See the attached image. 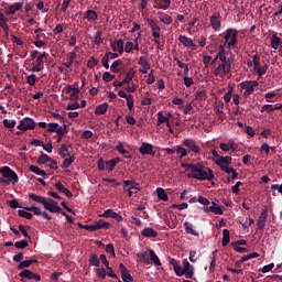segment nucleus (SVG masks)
<instances>
[{
    "label": "nucleus",
    "instance_id": "obj_6",
    "mask_svg": "<svg viewBox=\"0 0 282 282\" xmlns=\"http://www.w3.org/2000/svg\"><path fill=\"white\" fill-rule=\"evenodd\" d=\"M241 89L245 90L243 96L248 98L251 94L254 93V88L259 87V82L257 80H245L240 84Z\"/></svg>",
    "mask_w": 282,
    "mask_h": 282
},
{
    "label": "nucleus",
    "instance_id": "obj_42",
    "mask_svg": "<svg viewBox=\"0 0 282 282\" xmlns=\"http://www.w3.org/2000/svg\"><path fill=\"white\" fill-rule=\"evenodd\" d=\"M74 61H76V52L69 53V61L63 63L64 67H72L74 65Z\"/></svg>",
    "mask_w": 282,
    "mask_h": 282
},
{
    "label": "nucleus",
    "instance_id": "obj_44",
    "mask_svg": "<svg viewBox=\"0 0 282 282\" xmlns=\"http://www.w3.org/2000/svg\"><path fill=\"white\" fill-rule=\"evenodd\" d=\"M24 210H28L29 213H33L34 215H37V216H41L43 214L41 208H39L36 206L24 207Z\"/></svg>",
    "mask_w": 282,
    "mask_h": 282
},
{
    "label": "nucleus",
    "instance_id": "obj_4",
    "mask_svg": "<svg viewBox=\"0 0 282 282\" xmlns=\"http://www.w3.org/2000/svg\"><path fill=\"white\" fill-rule=\"evenodd\" d=\"M218 67L214 70V76H226L230 74V69H232V64L228 57H223L219 59Z\"/></svg>",
    "mask_w": 282,
    "mask_h": 282
},
{
    "label": "nucleus",
    "instance_id": "obj_36",
    "mask_svg": "<svg viewBox=\"0 0 282 282\" xmlns=\"http://www.w3.org/2000/svg\"><path fill=\"white\" fill-rule=\"evenodd\" d=\"M156 195H158V198L161 199L162 202H169V194H166L164 188L158 187Z\"/></svg>",
    "mask_w": 282,
    "mask_h": 282
},
{
    "label": "nucleus",
    "instance_id": "obj_18",
    "mask_svg": "<svg viewBox=\"0 0 282 282\" xmlns=\"http://www.w3.org/2000/svg\"><path fill=\"white\" fill-rule=\"evenodd\" d=\"M215 164L219 166L221 171V166H230L232 164V158L231 156H220L218 160H214Z\"/></svg>",
    "mask_w": 282,
    "mask_h": 282
},
{
    "label": "nucleus",
    "instance_id": "obj_15",
    "mask_svg": "<svg viewBox=\"0 0 282 282\" xmlns=\"http://www.w3.org/2000/svg\"><path fill=\"white\" fill-rule=\"evenodd\" d=\"M148 24L150 25L152 30V36L153 39H160V34L162 32V29L155 23L153 19H148Z\"/></svg>",
    "mask_w": 282,
    "mask_h": 282
},
{
    "label": "nucleus",
    "instance_id": "obj_14",
    "mask_svg": "<svg viewBox=\"0 0 282 282\" xmlns=\"http://www.w3.org/2000/svg\"><path fill=\"white\" fill-rule=\"evenodd\" d=\"M115 150L121 155H123L126 160H131V158H133L131 155V152L124 149V142L122 141H118V144L116 145Z\"/></svg>",
    "mask_w": 282,
    "mask_h": 282
},
{
    "label": "nucleus",
    "instance_id": "obj_29",
    "mask_svg": "<svg viewBox=\"0 0 282 282\" xmlns=\"http://www.w3.org/2000/svg\"><path fill=\"white\" fill-rule=\"evenodd\" d=\"M29 171H31V173H35V175H40L41 177H45V175H47V172H45V170H41L36 165H30Z\"/></svg>",
    "mask_w": 282,
    "mask_h": 282
},
{
    "label": "nucleus",
    "instance_id": "obj_64",
    "mask_svg": "<svg viewBox=\"0 0 282 282\" xmlns=\"http://www.w3.org/2000/svg\"><path fill=\"white\" fill-rule=\"evenodd\" d=\"M8 205L10 206V208H23L17 199L9 200Z\"/></svg>",
    "mask_w": 282,
    "mask_h": 282
},
{
    "label": "nucleus",
    "instance_id": "obj_63",
    "mask_svg": "<svg viewBox=\"0 0 282 282\" xmlns=\"http://www.w3.org/2000/svg\"><path fill=\"white\" fill-rule=\"evenodd\" d=\"M96 65H98V59H96L95 57H90L87 62V67H89L90 69H94Z\"/></svg>",
    "mask_w": 282,
    "mask_h": 282
},
{
    "label": "nucleus",
    "instance_id": "obj_53",
    "mask_svg": "<svg viewBox=\"0 0 282 282\" xmlns=\"http://www.w3.org/2000/svg\"><path fill=\"white\" fill-rule=\"evenodd\" d=\"M126 100H127L128 109L130 111H133V106H134V102H135V100L133 99V95H128V98Z\"/></svg>",
    "mask_w": 282,
    "mask_h": 282
},
{
    "label": "nucleus",
    "instance_id": "obj_9",
    "mask_svg": "<svg viewBox=\"0 0 282 282\" xmlns=\"http://www.w3.org/2000/svg\"><path fill=\"white\" fill-rule=\"evenodd\" d=\"M183 145L188 150V153H199V151H202L197 142L193 139H185Z\"/></svg>",
    "mask_w": 282,
    "mask_h": 282
},
{
    "label": "nucleus",
    "instance_id": "obj_51",
    "mask_svg": "<svg viewBox=\"0 0 282 282\" xmlns=\"http://www.w3.org/2000/svg\"><path fill=\"white\" fill-rule=\"evenodd\" d=\"M94 271L96 272L97 276H99L100 279H107V270H105V268L101 269H94Z\"/></svg>",
    "mask_w": 282,
    "mask_h": 282
},
{
    "label": "nucleus",
    "instance_id": "obj_22",
    "mask_svg": "<svg viewBox=\"0 0 282 282\" xmlns=\"http://www.w3.org/2000/svg\"><path fill=\"white\" fill-rule=\"evenodd\" d=\"M69 149H72V144H62L61 149L58 150V155L63 159L72 158V152Z\"/></svg>",
    "mask_w": 282,
    "mask_h": 282
},
{
    "label": "nucleus",
    "instance_id": "obj_28",
    "mask_svg": "<svg viewBox=\"0 0 282 282\" xmlns=\"http://www.w3.org/2000/svg\"><path fill=\"white\" fill-rule=\"evenodd\" d=\"M137 258L139 263H148V265L151 263L149 261V253L147 251L137 253Z\"/></svg>",
    "mask_w": 282,
    "mask_h": 282
},
{
    "label": "nucleus",
    "instance_id": "obj_2",
    "mask_svg": "<svg viewBox=\"0 0 282 282\" xmlns=\"http://www.w3.org/2000/svg\"><path fill=\"white\" fill-rule=\"evenodd\" d=\"M187 177L197 180L198 182H213L215 174L213 170L204 165V163H195L194 166H192V172L187 173Z\"/></svg>",
    "mask_w": 282,
    "mask_h": 282
},
{
    "label": "nucleus",
    "instance_id": "obj_13",
    "mask_svg": "<svg viewBox=\"0 0 282 282\" xmlns=\"http://www.w3.org/2000/svg\"><path fill=\"white\" fill-rule=\"evenodd\" d=\"M139 153H141V155H152V158H155V151H153L151 143L143 142L139 148Z\"/></svg>",
    "mask_w": 282,
    "mask_h": 282
},
{
    "label": "nucleus",
    "instance_id": "obj_43",
    "mask_svg": "<svg viewBox=\"0 0 282 282\" xmlns=\"http://www.w3.org/2000/svg\"><path fill=\"white\" fill-rule=\"evenodd\" d=\"M104 41L105 40L102 39V31H97L94 40L95 45H102Z\"/></svg>",
    "mask_w": 282,
    "mask_h": 282
},
{
    "label": "nucleus",
    "instance_id": "obj_30",
    "mask_svg": "<svg viewBox=\"0 0 282 282\" xmlns=\"http://www.w3.org/2000/svg\"><path fill=\"white\" fill-rule=\"evenodd\" d=\"M43 69H45V64L43 63V59L36 57V64L33 65L31 72H43Z\"/></svg>",
    "mask_w": 282,
    "mask_h": 282
},
{
    "label": "nucleus",
    "instance_id": "obj_60",
    "mask_svg": "<svg viewBox=\"0 0 282 282\" xmlns=\"http://www.w3.org/2000/svg\"><path fill=\"white\" fill-rule=\"evenodd\" d=\"M195 100H198V101L206 100V90H200L196 93Z\"/></svg>",
    "mask_w": 282,
    "mask_h": 282
},
{
    "label": "nucleus",
    "instance_id": "obj_33",
    "mask_svg": "<svg viewBox=\"0 0 282 282\" xmlns=\"http://www.w3.org/2000/svg\"><path fill=\"white\" fill-rule=\"evenodd\" d=\"M184 226H185V232H187V235H193L194 237H199V234L195 229H193V224L185 221Z\"/></svg>",
    "mask_w": 282,
    "mask_h": 282
},
{
    "label": "nucleus",
    "instance_id": "obj_49",
    "mask_svg": "<svg viewBox=\"0 0 282 282\" xmlns=\"http://www.w3.org/2000/svg\"><path fill=\"white\" fill-rule=\"evenodd\" d=\"M28 246H29L28 240H21L14 243V247L18 248V250H25Z\"/></svg>",
    "mask_w": 282,
    "mask_h": 282
},
{
    "label": "nucleus",
    "instance_id": "obj_32",
    "mask_svg": "<svg viewBox=\"0 0 282 282\" xmlns=\"http://www.w3.org/2000/svg\"><path fill=\"white\" fill-rule=\"evenodd\" d=\"M89 265H95L96 268H100V259L98 258V254L93 253L89 256L88 259Z\"/></svg>",
    "mask_w": 282,
    "mask_h": 282
},
{
    "label": "nucleus",
    "instance_id": "obj_25",
    "mask_svg": "<svg viewBox=\"0 0 282 282\" xmlns=\"http://www.w3.org/2000/svg\"><path fill=\"white\" fill-rule=\"evenodd\" d=\"M109 109V104L105 102L96 107L95 116H105Z\"/></svg>",
    "mask_w": 282,
    "mask_h": 282
},
{
    "label": "nucleus",
    "instance_id": "obj_31",
    "mask_svg": "<svg viewBox=\"0 0 282 282\" xmlns=\"http://www.w3.org/2000/svg\"><path fill=\"white\" fill-rule=\"evenodd\" d=\"M120 65H122V59H117L111 64L110 70L112 72V74H120Z\"/></svg>",
    "mask_w": 282,
    "mask_h": 282
},
{
    "label": "nucleus",
    "instance_id": "obj_39",
    "mask_svg": "<svg viewBox=\"0 0 282 282\" xmlns=\"http://www.w3.org/2000/svg\"><path fill=\"white\" fill-rule=\"evenodd\" d=\"M118 163H120V158L111 159L110 161H106V167L111 172L116 169V164Z\"/></svg>",
    "mask_w": 282,
    "mask_h": 282
},
{
    "label": "nucleus",
    "instance_id": "obj_3",
    "mask_svg": "<svg viewBox=\"0 0 282 282\" xmlns=\"http://www.w3.org/2000/svg\"><path fill=\"white\" fill-rule=\"evenodd\" d=\"M29 197L30 199H33V202H37V204H43L45 210H48V213H57L59 215H65L63 208H61L58 206V203L52 198H45L33 193L29 194Z\"/></svg>",
    "mask_w": 282,
    "mask_h": 282
},
{
    "label": "nucleus",
    "instance_id": "obj_41",
    "mask_svg": "<svg viewBox=\"0 0 282 282\" xmlns=\"http://www.w3.org/2000/svg\"><path fill=\"white\" fill-rule=\"evenodd\" d=\"M76 161V158L74 155L68 156V159H65L62 163V169H69V166H72V164H74V162Z\"/></svg>",
    "mask_w": 282,
    "mask_h": 282
},
{
    "label": "nucleus",
    "instance_id": "obj_27",
    "mask_svg": "<svg viewBox=\"0 0 282 282\" xmlns=\"http://www.w3.org/2000/svg\"><path fill=\"white\" fill-rule=\"evenodd\" d=\"M32 263H39V260L30 259V260L21 261L18 264V270H25V268H30V265H32Z\"/></svg>",
    "mask_w": 282,
    "mask_h": 282
},
{
    "label": "nucleus",
    "instance_id": "obj_16",
    "mask_svg": "<svg viewBox=\"0 0 282 282\" xmlns=\"http://www.w3.org/2000/svg\"><path fill=\"white\" fill-rule=\"evenodd\" d=\"M265 221H268V207H264L258 219V230H263L265 228Z\"/></svg>",
    "mask_w": 282,
    "mask_h": 282
},
{
    "label": "nucleus",
    "instance_id": "obj_48",
    "mask_svg": "<svg viewBox=\"0 0 282 282\" xmlns=\"http://www.w3.org/2000/svg\"><path fill=\"white\" fill-rule=\"evenodd\" d=\"M269 66L268 64H265L264 66H260L258 69H256L259 78H261L262 76H265V74L268 73Z\"/></svg>",
    "mask_w": 282,
    "mask_h": 282
},
{
    "label": "nucleus",
    "instance_id": "obj_62",
    "mask_svg": "<svg viewBox=\"0 0 282 282\" xmlns=\"http://www.w3.org/2000/svg\"><path fill=\"white\" fill-rule=\"evenodd\" d=\"M219 149H221L225 153H228V151L232 149V143H220Z\"/></svg>",
    "mask_w": 282,
    "mask_h": 282
},
{
    "label": "nucleus",
    "instance_id": "obj_59",
    "mask_svg": "<svg viewBox=\"0 0 282 282\" xmlns=\"http://www.w3.org/2000/svg\"><path fill=\"white\" fill-rule=\"evenodd\" d=\"M8 18L6 17V14L0 12V28H7L8 26Z\"/></svg>",
    "mask_w": 282,
    "mask_h": 282
},
{
    "label": "nucleus",
    "instance_id": "obj_1",
    "mask_svg": "<svg viewBox=\"0 0 282 282\" xmlns=\"http://www.w3.org/2000/svg\"><path fill=\"white\" fill-rule=\"evenodd\" d=\"M223 34L225 43L218 46L217 58L219 59L228 58L226 47L230 51L231 47H237V45H239V31L236 29H227Z\"/></svg>",
    "mask_w": 282,
    "mask_h": 282
},
{
    "label": "nucleus",
    "instance_id": "obj_55",
    "mask_svg": "<svg viewBox=\"0 0 282 282\" xmlns=\"http://www.w3.org/2000/svg\"><path fill=\"white\" fill-rule=\"evenodd\" d=\"M176 153L178 154V155H181L180 158H181V160L183 159V158H186V155H188V151H186V149H184V148H182V147H180V145H177L176 147Z\"/></svg>",
    "mask_w": 282,
    "mask_h": 282
},
{
    "label": "nucleus",
    "instance_id": "obj_26",
    "mask_svg": "<svg viewBox=\"0 0 282 282\" xmlns=\"http://www.w3.org/2000/svg\"><path fill=\"white\" fill-rule=\"evenodd\" d=\"M149 256H150V263H154V265H162V262L160 261V258L158 257V254L155 253V251L153 249L149 250Z\"/></svg>",
    "mask_w": 282,
    "mask_h": 282
},
{
    "label": "nucleus",
    "instance_id": "obj_35",
    "mask_svg": "<svg viewBox=\"0 0 282 282\" xmlns=\"http://www.w3.org/2000/svg\"><path fill=\"white\" fill-rule=\"evenodd\" d=\"M210 213H214V215H224V209L217 203L212 202V206H209Z\"/></svg>",
    "mask_w": 282,
    "mask_h": 282
},
{
    "label": "nucleus",
    "instance_id": "obj_34",
    "mask_svg": "<svg viewBox=\"0 0 282 282\" xmlns=\"http://www.w3.org/2000/svg\"><path fill=\"white\" fill-rule=\"evenodd\" d=\"M228 243H230V230L224 229L223 230V240H221L223 248H226V246Z\"/></svg>",
    "mask_w": 282,
    "mask_h": 282
},
{
    "label": "nucleus",
    "instance_id": "obj_52",
    "mask_svg": "<svg viewBox=\"0 0 282 282\" xmlns=\"http://www.w3.org/2000/svg\"><path fill=\"white\" fill-rule=\"evenodd\" d=\"M115 215H116V212H113V209H106L104 214L100 215V217H105L106 219H109V218L113 219Z\"/></svg>",
    "mask_w": 282,
    "mask_h": 282
},
{
    "label": "nucleus",
    "instance_id": "obj_5",
    "mask_svg": "<svg viewBox=\"0 0 282 282\" xmlns=\"http://www.w3.org/2000/svg\"><path fill=\"white\" fill-rule=\"evenodd\" d=\"M0 173L2 174V177L9 180L12 184H17L19 182V175L14 170L10 169V166L0 167Z\"/></svg>",
    "mask_w": 282,
    "mask_h": 282
},
{
    "label": "nucleus",
    "instance_id": "obj_57",
    "mask_svg": "<svg viewBox=\"0 0 282 282\" xmlns=\"http://www.w3.org/2000/svg\"><path fill=\"white\" fill-rule=\"evenodd\" d=\"M56 129H58V123L50 122L46 131H47V133H56Z\"/></svg>",
    "mask_w": 282,
    "mask_h": 282
},
{
    "label": "nucleus",
    "instance_id": "obj_19",
    "mask_svg": "<svg viewBox=\"0 0 282 282\" xmlns=\"http://www.w3.org/2000/svg\"><path fill=\"white\" fill-rule=\"evenodd\" d=\"M209 22H210L213 30H215V32H219V30H221V20L219 19V15L213 14L209 18Z\"/></svg>",
    "mask_w": 282,
    "mask_h": 282
},
{
    "label": "nucleus",
    "instance_id": "obj_38",
    "mask_svg": "<svg viewBox=\"0 0 282 282\" xmlns=\"http://www.w3.org/2000/svg\"><path fill=\"white\" fill-rule=\"evenodd\" d=\"M135 78V70L133 68H130V70L127 73L126 78L122 79V83L126 85H129Z\"/></svg>",
    "mask_w": 282,
    "mask_h": 282
},
{
    "label": "nucleus",
    "instance_id": "obj_45",
    "mask_svg": "<svg viewBox=\"0 0 282 282\" xmlns=\"http://www.w3.org/2000/svg\"><path fill=\"white\" fill-rule=\"evenodd\" d=\"M260 111L261 113H264V111H267L268 113H272V111H278V109L272 105H263Z\"/></svg>",
    "mask_w": 282,
    "mask_h": 282
},
{
    "label": "nucleus",
    "instance_id": "obj_17",
    "mask_svg": "<svg viewBox=\"0 0 282 282\" xmlns=\"http://www.w3.org/2000/svg\"><path fill=\"white\" fill-rule=\"evenodd\" d=\"M112 52H118V54L124 53V41L122 39L117 40L115 43L110 44Z\"/></svg>",
    "mask_w": 282,
    "mask_h": 282
},
{
    "label": "nucleus",
    "instance_id": "obj_12",
    "mask_svg": "<svg viewBox=\"0 0 282 282\" xmlns=\"http://www.w3.org/2000/svg\"><path fill=\"white\" fill-rule=\"evenodd\" d=\"M23 9V2H14L13 4L4 8V14L10 17V14H15Z\"/></svg>",
    "mask_w": 282,
    "mask_h": 282
},
{
    "label": "nucleus",
    "instance_id": "obj_7",
    "mask_svg": "<svg viewBox=\"0 0 282 282\" xmlns=\"http://www.w3.org/2000/svg\"><path fill=\"white\" fill-rule=\"evenodd\" d=\"M63 91L69 95V100H78L79 94H80V88H78V82H75L74 85H67Z\"/></svg>",
    "mask_w": 282,
    "mask_h": 282
},
{
    "label": "nucleus",
    "instance_id": "obj_40",
    "mask_svg": "<svg viewBox=\"0 0 282 282\" xmlns=\"http://www.w3.org/2000/svg\"><path fill=\"white\" fill-rule=\"evenodd\" d=\"M279 45H281V37L276 36V34H273L271 36V47H272V50H279Z\"/></svg>",
    "mask_w": 282,
    "mask_h": 282
},
{
    "label": "nucleus",
    "instance_id": "obj_10",
    "mask_svg": "<svg viewBox=\"0 0 282 282\" xmlns=\"http://www.w3.org/2000/svg\"><path fill=\"white\" fill-rule=\"evenodd\" d=\"M19 276H21L22 280L26 279L28 281H41V276L37 273L30 271L28 269L22 270L19 273Z\"/></svg>",
    "mask_w": 282,
    "mask_h": 282
},
{
    "label": "nucleus",
    "instance_id": "obj_37",
    "mask_svg": "<svg viewBox=\"0 0 282 282\" xmlns=\"http://www.w3.org/2000/svg\"><path fill=\"white\" fill-rule=\"evenodd\" d=\"M85 19H87V21H98V13L94 10H87L85 12Z\"/></svg>",
    "mask_w": 282,
    "mask_h": 282
},
{
    "label": "nucleus",
    "instance_id": "obj_8",
    "mask_svg": "<svg viewBox=\"0 0 282 282\" xmlns=\"http://www.w3.org/2000/svg\"><path fill=\"white\" fill-rule=\"evenodd\" d=\"M36 128V122L34 121V119L26 117L24 119H22L18 126V129L20 131H30Z\"/></svg>",
    "mask_w": 282,
    "mask_h": 282
},
{
    "label": "nucleus",
    "instance_id": "obj_54",
    "mask_svg": "<svg viewBox=\"0 0 282 282\" xmlns=\"http://www.w3.org/2000/svg\"><path fill=\"white\" fill-rule=\"evenodd\" d=\"M26 83L30 87H34L36 85V75L31 74L26 77Z\"/></svg>",
    "mask_w": 282,
    "mask_h": 282
},
{
    "label": "nucleus",
    "instance_id": "obj_50",
    "mask_svg": "<svg viewBox=\"0 0 282 282\" xmlns=\"http://www.w3.org/2000/svg\"><path fill=\"white\" fill-rule=\"evenodd\" d=\"M115 78H116V75H112L109 72H105L104 75H102V80L105 83H111V80H113Z\"/></svg>",
    "mask_w": 282,
    "mask_h": 282
},
{
    "label": "nucleus",
    "instance_id": "obj_11",
    "mask_svg": "<svg viewBox=\"0 0 282 282\" xmlns=\"http://www.w3.org/2000/svg\"><path fill=\"white\" fill-rule=\"evenodd\" d=\"M183 272L186 279H193L195 274V268L186 259L183 260Z\"/></svg>",
    "mask_w": 282,
    "mask_h": 282
},
{
    "label": "nucleus",
    "instance_id": "obj_47",
    "mask_svg": "<svg viewBox=\"0 0 282 282\" xmlns=\"http://www.w3.org/2000/svg\"><path fill=\"white\" fill-rule=\"evenodd\" d=\"M2 124L7 128V129H14V127H17V120H8L4 119L2 121Z\"/></svg>",
    "mask_w": 282,
    "mask_h": 282
},
{
    "label": "nucleus",
    "instance_id": "obj_21",
    "mask_svg": "<svg viewBox=\"0 0 282 282\" xmlns=\"http://www.w3.org/2000/svg\"><path fill=\"white\" fill-rule=\"evenodd\" d=\"M180 43H182L185 47H192L193 50H195V47H197V45L195 44V42H193V39L186 36V35H180L178 37Z\"/></svg>",
    "mask_w": 282,
    "mask_h": 282
},
{
    "label": "nucleus",
    "instance_id": "obj_46",
    "mask_svg": "<svg viewBox=\"0 0 282 282\" xmlns=\"http://www.w3.org/2000/svg\"><path fill=\"white\" fill-rule=\"evenodd\" d=\"M252 61H253L254 69H258L261 67V56H259V54L252 55Z\"/></svg>",
    "mask_w": 282,
    "mask_h": 282
},
{
    "label": "nucleus",
    "instance_id": "obj_20",
    "mask_svg": "<svg viewBox=\"0 0 282 282\" xmlns=\"http://www.w3.org/2000/svg\"><path fill=\"white\" fill-rule=\"evenodd\" d=\"M95 232L96 230H109L111 228V223H107L106 220L99 219L95 221L94 224Z\"/></svg>",
    "mask_w": 282,
    "mask_h": 282
},
{
    "label": "nucleus",
    "instance_id": "obj_24",
    "mask_svg": "<svg viewBox=\"0 0 282 282\" xmlns=\"http://www.w3.org/2000/svg\"><path fill=\"white\" fill-rule=\"evenodd\" d=\"M142 237H148L149 239H155L158 237V231L151 227H145L141 231Z\"/></svg>",
    "mask_w": 282,
    "mask_h": 282
},
{
    "label": "nucleus",
    "instance_id": "obj_56",
    "mask_svg": "<svg viewBox=\"0 0 282 282\" xmlns=\"http://www.w3.org/2000/svg\"><path fill=\"white\" fill-rule=\"evenodd\" d=\"M18 215H19V217H23L24 219H32V213L26 212V209L25 210L20 209L18 212Z\"/></svg>",
    "mask_w": 282,
    "mask_h": 282
},
{
    "label": "nucleus",
    "instance_id": "obj_61",
    "mask_svg": "<svg viewBox=\"0 0 282 282\" xmlns=\"http://www.w3.org/2000/svg\"><path fill=\"white\" fill-rule=\"evenodd\" d=\"M160 21L165 25H171V23H173V18H171L170 15H164L160 18Z\"/></svg>",
    "mask_w": 282,
    "mask_h": 282
},
{
    "label": "nucleus",
    "instance_id": "obj_58",
    "mask_svg": "<svg viewBox=\"0 0 282 282\" xmlns=\"http://www.w3.org/2000/svg\"><path fill=\"white\" fill-rule=\"evenodd\" d=\"M139 65H141V67H145V70L151 69V64H149L147 58H144L143 56L139 58Z\"/></svg>",
    "mask_w": 282,
    "mask_h": 282
},
{
    "label": "nucleus",
    "instance_id": "obj_23",
    "mask_svg": "<svg viewBox=\"0 0 282 282\" xmlns=\"http://www.w3.org/2000/svg\"><path fill=\"white\" fill-rule=\"evenodd\" d=\"M171 0H154V8L158 10H169Z\"/></svg>",
    "mask_w": 282,
    "mask_h": 282
}]
</instances>
